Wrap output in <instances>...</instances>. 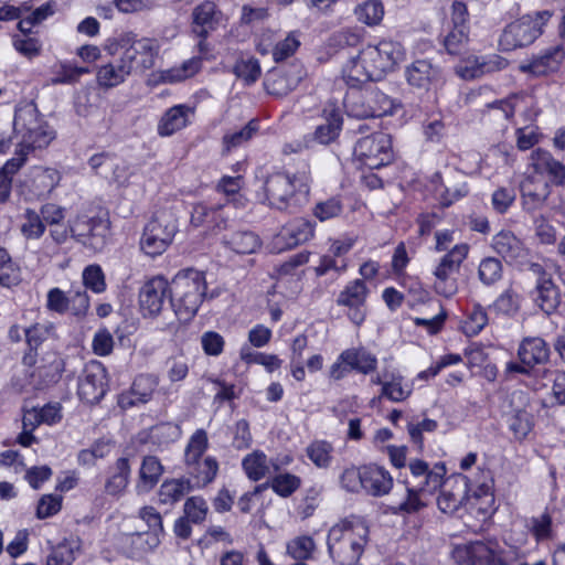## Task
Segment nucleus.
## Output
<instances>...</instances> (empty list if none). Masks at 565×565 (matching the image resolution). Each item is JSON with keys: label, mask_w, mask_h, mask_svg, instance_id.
Instances as JSON below:
<instances>
[{"label": "nucleus", "mask_w": 565, "mask_h": 565, "mask_svg": "<svg viewBox=\"0 0 565 565\" xmlns=\"http://www.w3.org/2000/svg\"><path fill=\"white\" fill-rule=\"evenodd\" d=\"M408 467L412 477L416 481V484L413 487L429 493H433L441 487L444 477L446 475L445 463L438 462L434 465L433 468H429L426 461L414 459L409 461Z\"/></svg>", "instance_id": "obj_17"}, {"label": "nucleus", "mask_w": 565, "mask_h": 565, "mask_svg": "<svg viewBox=\"0 0 565 565\" xmlns=\"http://www.w3.org/2000/svg\"><path fill=\"white\" fill-rule=\"evenodd\" d=\"M163 472L164 468L158 457H143L139 469L138 482L136 484L137 492L147 493L151 491L159 482Z\"/></svg>", "instance_id": "obj_30"}, {"label": "nucleus", "mask_w": 565, "mask_h": 565, "mask_svg": "<svg viewBox=\"0 0 565 565\" xmlns=\"http://www.w3.org/2000/svg\"><path fill=\"white\" fill-rule=\"evenodd\" d=\"M222 244L236 254H253L260 247V239L252 231H235L222 236Z\"/></svg>", "instance_id": "obj_32"}, {"label": "nucleus", "mask_w": 565, "mask_h": 565, "mask_svg": "<svg viewBox=\"0 0 565 565\" xmlns=\"http://www.w3.org/2000/svg\"><path fill=\"white\" fill-rule=\"evenodd\" d=\"M82 277L85 290L90 289L95 294L106 290L105 274L99 265L93 264L85 267Z\"/></svg>", "instance_id": "obj_53"}, {"label": "nucleus", "mask_w": 565, "mask_h": 565, "mask_svg": "<svg viewBox=\"0 0 565 565\" xmlns=\"http://www.w3.org/2000/svg\"><path fill=\"white\" fill-rule=\"evenodd\" d=\"M108 391L107 372L100 362L88 363L78 382L79 398L90 405L99 403Z\"/></svg>", "instance_id": "obj_11"}, {"label": "nucleus", "mask_w": 565, "mask_h": 565, "mask_svg": "<svg viewBox=\"0 0 565 565\" xmlns=\"http://www.w3.org/2000/svg\"><path fill=\"white\" fill-rule=\"evenodd\" d=\"M358 20L366 25H377L384 17V7L380 0H367L354 10Z\"/></svg>", "instance_id": "obj_42"}, {"label": "nucleus", "mask_w": 565, "mask_h": 565, "mask_svg": "<svg viewBox=\"0 0 565 565\" xmlns=\"http://www.w3.org/2000/svg\"><path fill=\"white\" fill-rule=\"evenodd\" d=\"M192 490L193 486L190 479H169L160 486L158 500L161 504L173 505Z\"/></svg>", "instance_id": "obj_37"}, {"label": "nucleus", "mask_w": 565, "mask_h": 565, "mask_svg": "<svg viewBox=\"0 0 565 565\" xmlns=\"http://www.w3.org/2000/svg\"><path fill=\"white\" fill-rule=\"evenodd\" d=\"M177 231V222L171 214H156L143 228L141 249L152 257L162 254L171 244Z\"/></svg>", "instance_id": "obj_7"}, {"label": "nucleus", "mask_w": 565, "mask_h": 565, "mask_svg": "<svg viewBox=\"0 0 565 565\" xmlns=\"http://www.w3.org/2000/svg\"><path fill=\"white\" fill-rule=\"evenodd\" d=\"M406 82L413 88L430 90L445 82L443 70L427 58L416 60L405 67Z\"/></svg>", "instance_id": "obj_13"}, {"label": "nucleus", "mask_w": 565, "mask_h": 565, "mask_svg": "<svg viewBox=\"0 0 565 565\" xmlns=\"http://www.w3.org/2000/svg\"><path fill=\"white\" fill-rule=\"evenodd\" d=\"M315 233V224L306 218H296L286 224L270 243L274 253H282L309 241Z\"/></svg>", "instance_id": "obj_14"}, {"label": "nucleus", "mask_w": 565, "mask_h": 565, "mask_svg": "<svg viewBox=\"0 0 565 565\" xmlns=\"http://www.w3.org/2000/svg\"><path fill=\"white\" fill-rule=\"evenodd\" d=\"M322 118L324 121L316 127L312 140L320 145H329L337 140L342 130V111L334 104H329L322 110Z\"/></svg>", "instance_id": "obj_23"}, {"label": "nucleus", "mask_w": 565, "mask_h": 565, "mask_svg": "<svg viewBox=\"0 0 565 565\" xmlns=\"http://www.w3.org/2000/svg\"><path fill=\"white\" fill-rule=\"evenodd\" d=\"M522 206L527 213L542 209L547 202L552 189L548 181H541L534 174H527L520 185Z\"/></svg>", "instance_id": "obj_18"}, {"label": "nucleus", "mask_w": 565, "mask_h": 565, "mask_svg": "<svg viewBox=\"0 0 565 565\" xmlns=\"http://www.w3.org/2000/svg\"><path fill=\"white\" fill-rule=\"evenodd\" d=\"M362 466L354 467L351 466L345 468L343 472L340 475V484L341 487L352 493H359L362 491L363 480H362Z\"/></svg>", "instance_id": "obj_59"}, {"label": "nucleus", "mask_w": 565, "mask_h": 565, "mask_svg": "<svg viewBox=\"0 0 565 565\" xmlns=\"http://www.w3.org/2000/svg\"><path fill=\"white\" fill-rule=\"evenodd\" d=\"M488 323V315L480 305H475L468 320L465 322L463 330L468 335H477Z\"/></svg>", "instance_id": "obj_64"}, {"label": "nucleus", "mask_w": 565, "mask_h": 565, "mask_svg": "<svg viewBox=\"0 0 565 565\" xmlns=\"http://www.w3.org/2000/svg\"><path fill=\"white\" fill-rule=\"evenodd\" d=\"M431 181L436 183L435 192L438 194L439 203L443 207H449L469 192L468 185L463 181L448 180V183L445 184L441 180V174L438 172L434 174Z\"/></svg>", "instance_id": "obj_34"}, {"label": "nucleus", "mask_w": 565, "mask_h": 565, "mask_svg": "<svg viewBox=\"0 0 565 565\" xmlns=\"http://www.w3.org/2000/svg\"><path fill=\"white\" fill-rule=\"evenodd\" d=\"M191 108L185 105H175L169 108L161 117L158 125L160 136H171L178 130L184 128L188 124V115Z\"/></svg>", "instance_id": "obj_36"}, {"label": "nucleus", "mask_w": 565, "mask_h": 565, "mask_svg": "<svg viewBox=\"0 0 565 565\" xmlns=\"http://www.w3.org/2000/svg\"><path fill=\"white\" fill-rule=\"evenodd\" d=\"M369 542V526L360 518L334 524L328 533V550L339 565H355Z\"/></svg>", "instance_id": "obj_2"}, {"label": "nucleus", "mask_w": 565, "mask_h": 565, "mask_svg": "<svg viewBox=\"0 0 565 565\" xmlns=\"http://www.w3.org/2000/svg\"><path fill=\"white\" fill-rule=\"evenodd\" d=\"M533 427L534 416L525 409H518L509 417V429L516 440H524Z\"/></svg>", "instance_id": "obj_41"}, {"label": "nucleus", "mask_w": 565, "mask_h": 565, "mask_svg": "<svg viewBox=\"0 0 565 565\" xmlns=\"http://www.w3.org/2000/svg\"><path fill=\"white\" fill-rule=\"evenodd\" d=\"M23 217L25 222L21 225L22 235L28 239L40 238L45 232V224L40 214L32 209H26Z\"/></svg>", "instance_id": "obj_51"}, {"label": "nucleus", "mask_w": 565, "mask_h": 565, "mask_svg": "<svg viewBox=\"0 0 565 565\" xmlns=\"http://www.w3.org/2000/svg\"><path fill=\"white\" fill-rule=\"evenodd\" d=\"M267 457L263 451H254L247 455L242 462L247 477L253 481H258L268 472Z\"/></svg>", "instance_id": "obj_46"}, {"label": "nucleus", "mask_w": 565, "mask_h": 565, "mask_svg": "<svg viewBox=\"0 0 565 565\" xmlns=\"http://www.w3.org/2000/svg\"><path fill=\"white\" fill-rule=\"evenodd\" d=\"M489 308L497 313L513 316L520 309L519 295L512 288H509L504 290Z\"/></svg>", "instance_id": "obj_50"}, {"label": "nucleus", "mask_w": 565, "mask_h": 565, "mask_svg": "<svg viewBox=\"0 0 565 565\" xmlns=\"http://www.w3.org/2000/svg\"><path fill=\"white\" fill-rule=\"evenodd\" d=\"M170 282L163 277H153L139 290V306L145 317H157L164 305H170Z\"/></svg>", "instance_id": "obj_12"}, {"label": "nucleus", "mask_w": 565, "mask_h": 565, "mask_svg": "<svg viewBox=\"0 0 565 565\" xmlns=\"http://www.w3.org/2000/svg\"><path fill=\"white\" fill-rule=\"evenodd\" d=\"M309 183L306 172H273L264 181L266 202L271 209L294 213L308 202Z\"/></svg>", "instance_id": "obj_1"}, {"label": "nucleus", "mask_w": 565, "mask_h": 565, "mask_svg": "<svg viewBox=\"0 0 565 565\" xmlns=\"http://www.w3.org/2000/svg\"><path fill=\"white\" fill-rule=\"evenodd\" d=\"M315 547L312 537L303 535L294 539L287 544V553L295 559L303 561L311 557Z\"/></svg>", "instance_id": "obj_56"}, {"label": "nucleus", "mask_w": 565, "mask_h": 565, "mask_svg": "<svg viewBox=\"0 0 565 565\" xmlns=\"http://www.w3.org/2000/svg\"><path fill=\"white\" fill-rule=\"evenodd\" d=\"M306 76L301 63L294 62L270 70L265 77L264 86L268 94L282 97L294 90Z\"/></svg>", "instance_id": "obj_9"}, {"label": "nucleus", "mask_w": 565, "mask_h": 565, "mask_svg": "<svg viewBox=\"0 0 565 565\" xmlns=\"http://www.w3.org/2000/svg\"><path fill=\"white\" fill-rule=\"evenodd\" d=\"M339 360L349 366L350 371L355 370L362 374H369L375 371L377 365L376 356L364 348L347 349L339 355Z\"/></svg>", "instance_id": "obj_35"}, {"label": "nucleus", "mask_w": 565, "mask_h": 565, "mask_svg": "<svg viewBox=\"0 0 565 565\" xmlns=\"http://www.w3.org/2000/svg\"><path fill=\"white\" fill-rule=\"evenodd\" d=\"M531 174L539 177L547 174L550 183L563 185L565 183V166L556 160L552 153L545 149L537 148L530 156Z\"/></svg>", "instance_id": "obj_19"}, {"label": "nucleus", "mask_w": 565, "mask_h": 565, "mask_svg": "<svg viewBox=\"0 0 565 565\" xmlns=\"http://www.w3.org/2000/svg\"><path fill=\"white\" fill-rule=\"evenodd\" d=\"M259 130L258 119H250L241 130L226 134L223 137V147L225 152L241 147L248 142Z\"/></svg>", "instance_id": "obj_40"}, {"label": "nucleus", "mask_w": 565, "mask_h": 565, "mask_svg": "<svg viewBox=\"0 0 565 565\" xmlns=\"http://www.w3.org/2000/svg\"><path fill=\"white\" fill-rule=\"evenodd\" d=\"M183 510L191 522L201 523L205 520L209 507L202 497H191L185 501Z\"/></svg>", "instance_id": "obj_61"}, {"label": "nucleus", "mask_w": 565, "mask_h": 565, "mask_svg": "<svg viewBox=\"0 0 565 565\" xmlns=\"http://www.w3.org/2000/svg\"><path fill=\"white\" fill-rule=\"evenodd\" d=\"M353 153L356 160L371 170L387 166L394 158L391 136L375 132L363 137L356 141Z\"/></svg>", "instance_id": "obj_8"}, {"label": "nucleus", "mask_w": 565, "mask_h": 565, "mask_svg": "<svg viewBox=\"0 0 565 565\" xmlns=\"http://www.w3.org/2000/svg\"><path fill=\"white\" fill-rule=\"evenodd\" d=\"M469 40L468 26H455L444 39L446 51L451 55H458L462 52Z\"/></svg>", "instance_id": "obj_52"}, {"label": "nucleus", "mask_w": 565, "mask_h": 565, "mask_svg": "<svg viewBox=\"0 0 565 565\" xmlns=\"http://www.w3.org/2000/svg\"><path fill=\"white\" fill-rule=\"evenodd\" d=\"M440 494L437 498L438 509L446 514L456 513L468 498V479L452 476L443 480Z\"/></svg>", "instance_id": "obj_16"}, {"label": "nucleus", "mask_w": 565, "mask_h": 565, "mask_svg": "<svg viewBox=\"0 0 565 565\" xmlns=\"http://www.w3.org/2000/svg\"><path fill=\"white\" fill-rule=\"evenodd\" d=\"M411 390L403 386L402 377H393L391 381L383 383L381 396L392 402H402L411 395Z\"/></svg>", "instance_id": "obj_62"}, {"label": "nucleus", "mask_w": 565, "mask_h": 565, "mask_svg": "<svg viewBox=\"0 0 565 565\" xmlns=\"http://www.w3.org/2000/svg\"><path fill=\"white\" fill-rule=\"evenodd\" d=\"M300 486L301 479L289 472L278 473L270 481V488L281 498L290 497Z\"/></svg>", "instance_id": "obj_48"}, {"label": "nucleus", "mask_w": 565, "mask_h": 565, "mask_svg": "<svg viewBox=\"0 0 565 565\" xmlns=\"http://www.w3.org/2000/svg\"><path fill=\"white\" fill-rule=\"evenodd\" d=\"M74 559V545L64 541L52 548L47 555L46 565H71Z\"/></svg>", "instance_id": "obj_57"}, {"label": "nucleus", "mask_w": 565, "mask_h": 565, "mask_svg": "<svg viewBox=\"0 0 565 565\" xmlns=\"http://www.w3.org/2000/svg\"><path fill=\"white\" fill-rule=\"evenodd\" d=\"M454 558L459 565H513L518 559V552L497 539H487L456 547Z\"/></svg>", "instance_id": "obj_5"}, {"label": "nucleus", "mask_w": 565, "mask_h": 565, "mask_svg": "<svg viewBox=\"0 0 565 565\" xmlns=\"http://www.w3.org/2000/svg\"><path fill=\"white\" fill-rule=\"evenodd\" d=\"M360 52L361 58L373 74V78H375L376 82L381 81L387 74V71L376 45H367L360 50Z\"/></svg>", "instance_id": "obj_49"}, {"label": "nucleus", "mask_w": 565, "mask_h": 565, "mask_svg": "<svg viewBox=\"0 0 565 565\" xmlns=\"http://www.w3.org/2000/svg\"><path fill=\"white\" fill-rule=\"evenodd\" d=\"M206 280L203 271L185 268L170 281V308L180 322L190 321L198 312L206 296Z\"/></svg>", "instance_id": "obj_3"}, {"label": "nucleus", "mask_w": 565, "mask_h": 565, "mask_svg": "<svg viewBox=\"0 0 565 565\" xmlns=\"http://www.w3.org/2000/svg\"><path fill=\"white\" fill-rule=\"evenodd\" d=\"M564 60L565 47L563 45H554L547 47L541 54L533 56L527 64H521L520 71L537 77L545 76L550 73L557 72Z\"/></svg>", "instance_id": "obj_20"}, {"label": "nucleus", "mask_w": 565, "mask_h": 565, "mask_svg": "<svg viewBox=\"0 0 565 565\" xmlns=\"http://www.w3.org/2000/svg\"><path fill=\"white\" fill-rule=\"evenodd\" d=\"M367 292L365 282L362 279H356L347 285L338 296L337 303L349 308L348 317L356 326L362 324L365 320Z\"/></svg>", "instance_id": "obj_15"}, {"label": "nucleus", "mask_w": 565, "mask_h": 565, "mask_svg": "<svg viewBox=\"0 0 565 565\" xmlns=\"http://www.w3.org/2000/svg\"><path fill=\"white\" fill-rule=\"evenodd\" d=\"M109 222L102 217H78L71 225V236L95 252H100L107 243Z\"/></svg>", "instance_id": "obj_10"}, {"label": "nucleus", "mask_w": 565, "mask_h": 565, "mask_svg": "<svg viewBox=\"0 0 565 565\" xmlns=\"http://www.w3.org/2000/svg\"><path fill=\"white\" fill-rule=\"evenodd\" d=\"M492 248L508 264L522 263L527 257L523 242L511 231L502 230L492 238Z\"/></svg>", "instance_id": "obj_21"}, {"label": "nucleus", "mask_w": 565, "mask_h": 565, "mask_svg": "<svg viewBox=\"0 0 565 565\" xmlns=\"http://www.w3.org/2000/svg\"><path fill=\"white\" fill-rule=\"evenodd\" d=\"M209 439L207 434L204 429H198L191 436L186 448H185V460L193 461L194 459L202 458L203 454L207 449Z\"/></svg>", "instance_id": "obj_58"}, {"label": "nucleus", "mask_w": 565, "mask_h": 565, "mask_svg": "<svg viewBox=\"0 0 565 565\" xmlns=\"http://www.w3.org/2000/svg\"><path fill=\"white\" fill-rule=\"evenodd\" d=\"M503 276V266L499 258L486 257L483 258L478 267V277L480 281L486 286H493Z\"/></svg>", "instance_id": "obj_43"}, {"label": "nucleus", "mask_w": 565, "mask_h": 565, "mask_svg": "<svg viewBox=\"0 0 565 565\" xmlns=\"http://www.w3.org/2000/svg\"><path fill=\"white\" fill-rule=\"evenodd\" d=\"M387 73L393 71L405 55L404 47L399 42L383 40L376 45Z\"/></svg>", "instance_id": "obj_45"}, {"label": "nucleus", "mask_w": 565, "mask_h": 565, "mask_svg": "<svg viewBox=\"0 0 565 565\" xmlns=\"http://www.w3.org/2000/svg\"><path fill=\"white\" fill-rule=\"evenodd\" d=\"M130 74L129 67L122 65L118 58H115L99 67L97 82L100 87L111 88L124 83Z\"/></svg>", "instance_id": "obj_38"}, {"label": "nucleus", "mask_w": 565, "mask_h": 565, "mask_svg": "<svg viewBox=\"0 0 565 565\" xmlns=\"http://www.w3.org/2000/svg\"><path fill=\"white\" fill-rule=\"evenodd\" d=\"M186 472L194 488H203L211 483L216 477L218 463L213 457L204 459L185 460Z\"/></svg>", "instance_id": "obj_27"}, {"label": "nucleus", "mask_w": 565, "mask_h": 565, "mask_svg": "<svg viewBox=\"0 0 565 565\" xmlns=\"http://www.w3.org/2000/svg\"><path fill=\"white\" fill-rule=\"evenodd\" d=\"M13 131L21 137L19 146L28 150L46 148L56 137L55 130L42 118L34 102L15 107Z\"/></svg>", "instance_id": "obj_4"}, {"label": "nucleus", "mask_w": 565, "mask_h": 565, "mask_svg": "<svg viewBox=\"0 0 565 565\" xmlns=\"http://www.w3.org/2000/svg\"><path fill=\"white\" fill-rule=\"evenodd\" d=\"M191 223L196 227L205 225L209 228L221 231L227 228L228 216L225 215L224 206L222 205L209 206L199 203L193 206Z\"/></svg>", "instance_id": "obj_26"}, {"label": "nucleus", "mask_w": 565, "mask_h": 565, "mask_svg": "<svg viewBox=\"0 0 565 565\" xmlns=\"http://www.w3.org/2000/svg\"><path fill=\"white\" fill-rule=\"evenodd\" d=\"M130 473L129 459L126 457L118 458L109 469V477L105 482V492L113 497L121 495L129 483Z\"/></svg>", "instance_id": "obj_31"}, {"label": "nucleus", "mask_w": 565, "mask_h": 565, "mask_svg": "<svg viewBox=\"0 0 565 565\" xmlns=\"http://www.w3.org/2000/svg\"><path fill=\"white\" fill-rule=\"evenodd\" d=\"M333 447L326 440H315L307 447V456L318 468L331 465Z\"/></svg>", "instance_id": "obj_47"}, {"label": "nucleus", "mask_w": 565, "mask_h": 565, "mask_svg": "<svg viewBox=\"0 0 565 565\" xmlns=\"http://www.w3.org/2000/svg\"><path fill=\"white\" fill-rule=\"evenodd\" d=\"M343 205L339 198L333 196L329 198L324 201L318 202L313 210L312 214L321 222H326L333 217L339 216L342 213Z\"/></svg>", "instance_id": "obj_55"}, {"label": "nucleus", "mask_w": 565, "mask_h": 565, "mask_svg": "<svg viewBox=\"0 0 565 565\" xmlns=\"http://www.w3.org/2000/svg\"><path fill=\"white\" fill-rule=\"evenodd\" d=\"M299 35L298 31H291L282 41L275 45L273 50L275 62L280 63L295 54L300 46Z\"/></svg>", "instance_id": "obj_54"}, {"label": "nucleus", "mask_w": 565, "mask_h": 565, "mask_svg": "<svg viewBox=\"0 0 565 565\" xmlns=\"http://www.w3.org/2000/svg\"><path fill=\"white\" fill-rule=\"evenodd\" d=\"M342 77L348 86L359 88L369 82H376L367 65L361 58V52L350 56L348 63L342 68Z\"/></svg>", "instance_id": "obj_33"}, {"label": "nucleus", "mask_w": 565, "mask_h": 565, "mask_svg": "<svg viewBox=\"0 0 565 565\" xmlns=\"http://www.w3.org/2000/svg\"><path fill=\"white\" fill-rule=\"evenodd\" d=\"M533 300L546 315L553 313L561 302L557 287L545 274L537 280L535 290L533 291Z\"/></svg>", "instance_id": "obj_29"}, {"label": "nucleus", "mask_w": 565, "mask_h": 565, "mask_svg": "<svg viewBox=\"0 0 565 565\" xmlns=\"http://www.w3.org/2000/svg\"><path fill=\"white\" fill-rule=\"evenodd\" d=\"M422 492L416 487L407 486L405 499L398 504L390 507L392 513L398 515L413 514L424 509L426 503L420 499L419 493Z\"/></svg>", "instance_id": "obj_44"}, {"label": "nucleus", "mask_w": 565, "mask_h": 565, "mask_svg": "<svg viewBox=\"0 0 565 565\" xmlns=\"http://www.w3.org/2000/svg\"><path fill=\"white\" fill-rule=\"evenodd\" d=\"M234 73L238 78L245 81L246 84L255 83L260 75V66L257 60L248 58L237 62L234 66Z\"/></svg>", "instance_id": "obj_63"}, {"label": "nucleus", "mask_w": 565, "mask_h": 565, "mask_svg": "<svg viewBox=\"0 0 565 565\" xmlns=\"http://www.w3.org/2000/svg\"><path fill=\"white\" fill-rule=\"evenodd\" d=\"M138 57L140 58V71H146L154 65V60L158 53L157 46L150 39H141L136 42Z\"/></svg>", "instance_id": "obj_60"}, {"label": "nucleus", "mask_w": 565, "mask_h": 565, "mask_svg": "<svg viewBox=\"0 0 565 565\" xmlns=\"http://www.w3.org/2000/svg\"><path fill=\"white\" fill-rule=\"evenodd\" d=\"M158 386V380L151 374H140L135 380L127 393L119 396L118 405L122 409L130 408L138 404H146L152 397Z\"/></svg>", "instance_id": "obj_22"}, {"label": "nucleus", "mask_w": 565, "mask_h": 565, "mask_svg": "<svg viewBox=\"0 0 565 565\" xmlns=\"http://www.w3.org/2000/svg\"><path fill=\"white\" fill-rule=\"evenodd\" d=\"M467 244H458L454 246L446 255L443 256L439 265L436 267L434 275L435 277H447L452 276L459 270L461 263L465 260L468 254Z\"/></svg>", "instance_id": "obj_39"}, {"label": "nucleus", "mask_w": 565, "mask_h": 565, "mask_svg": "<svg viewBox=\"0 0 565 565\" xmlns=\"http://www.w3.org/2000/svg\"><path fill=\"white\" fill-rule=\"evenodd\" d=\"M222 12L213 1H204L192 11V31L203 40L218 26Z\"/></svg>", "instance_id": "obj_24"}, {"label": "nucleus", "mask_w": 565, "mask_h": 565, "mask_svg": "<svg viewBox=\"0 0 565 565\" xmlns=\"http://www.w3.org/2000/svg\"><path fill=\"white\" fill-rule=\"evenodd\" d=\"M518 356L522 363L533 369L548 361L550 349L542 338H525L519 345Z\"/></svg>", "instance_id": "obj_28"}, {"label": "nucleus", "mask_w": 565, "mask_h": 565, "mask_svg": "<svg viewBox=\"0 0 565 565\" xmlns=\"http://www.w3.org/2000/svg\"><path fill=\"white\" fill-rule=\"evenodd\" d=\"M362 491L373 497H382L391 490L393 478L390 472L375 463L362 466Z\"/></svg>", "instance_id": "obj_25"}, {"label": "nucleus", "mask_w": 565, "mask_h": 565, "mask_svg": "<svg viewBox=\"0 0 565 565\" xmlns=\"http://www.w3.org/2000/svg\"><path fill=\"white\" fill-rule=\"evenodd\" d=\"M548 11L536 12V18L524 15L508 24L499 40L502 51H513L532 44L541 34L542 25L550 19Z\"/></svg>", "instance_id": "obj_6"}]
</instances>
